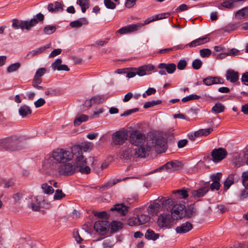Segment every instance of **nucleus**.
Segmentation results:
<instances>
[{
	"label": "nucleus",
	"instance_id": "f257e3e1",
	"mask_svg": "<svg viewBox=\"0 0 248 248\" xmlns=\"http://www.w3.org/2000/svg\"><path fill=\"white\" fill-rule=\"evenodd\" d=\"M146 156L149 155L151 151L154 149L157 153H162L167 148V142L162 132L155 131L150 132L146 143V147H141Z\"/></svg>",
	"mask_w": 248,
	"mask_h": 248
},
{
	"label": "nucleus",
	"instance_id": "f03ea898",
	"mask_svg": "<svg viewBox=\"0 0 248 248\" xmlns=\"http://www.w3.org/2000/svg\"><path fill=\"white\" fill-rule=\"evenodd\" d=\"M175 199L170 198L163 201L162 205L164 207L168 205L170 208L172 206L171 215L174 219H179L185 217L186 206L182 203L175 204Z\"/></svg>",
	"mask_w": 248,
	"mask_h": 248
},
{
	"label": "nucleus",
	"instance_id": "7ed1b4c3",
	"mask_svg": "<svg viewBox=\"0 0 248 248\" xmlns=\"http://www.w3.org/2000/svg\"><path fill=\"white\" fill-rule=\"evenodd\" d=\"M74 151L72 150H67L62 148H57L52 153V157L57 163H65L72 160L74 157Z\"/></svg>",
	"mask_w": 248,
	"mask_h": 248
},
{
	"label": "nucleus",
	"instance_id": "20e7f679",
	"mask_svg": "<svg viewBox=\"0 0 248 248\" xmlns=\"http://www.w3.org/2000/svg\"><path fill=\"white\" fill-rule=\"evenodd\" d=\"M138 157H146L141 147L135 149L131 147H126L124 149L122 152L121 158L125 162H128L133 161Z\"/></svg>",
	"mask_w": 248,
	"mask_h": 248
},
{
	"label": "nucleus",
	"instance_id": "39448f33",
	"mask_svg": "<svg viewBox=\"0 0 248 248\" xmlns=\"http://www.w3.org/2000/svg\"><path fill=\"white\" fill-rule=\"evenodd\" d=\"M155 66L152 64H149L140 66L138 68L130 67L128 68L126 77L128 78H132L134 77L136 75L141 77L145 75L150 74L151 71L154 70Z\"/></svg>",
	"mask_w": 248,
	"mask_h": 248
},
{
	"label": "nucleus",
	"instance_id": "423d86ee",
	"mask_svg": "<svg viewBox=\"0 0 248 248\" xmlns=\"http://www.w3.org/2000/svg\"><path fill=\"white\" fill-rule=\"evenodd\" d=\"M1 144L3 148L11 151L20 150L23 147L22 141L16 137L4 139L2 140Z\"/></svg>",
	"mask_w": 248,
	"mask_h": 248
},
{
	"label": "nucleus",
	"instance_id": "0eeeda50",
	"mask_svg": "<svg viewBox=\"0 0 248 248\" xmlns=\"http://www.w3.org/2000/svg\"><path fill=\"white\" fill-rule=\"evenodd\" d=\"M38 24V20L35 18L30 20H23L15 18L12 20V27L15 30L20 29L22 31H30L34 26Z\"/></svg>",
	"mask_w": 248,
	"mask_h": 248
},
{
	"label": "nucleus",
	"instance_id": "6e6552de",
	"mask_svg": "<svg viewBox=\"0 0 248 248\" xmlns=\"http://www.w3.org/2000/svg\"><path fill=\"white\" fill-rule=\"evenodd\" d=\"M130 142L138 148L144 146L146 147V138L145 134L138 130L132 131L129 136Z\"/></svg>",
	"mask_w": 248,
	"mask_h": 248
},
{
	"label": "nucleus",
	"instance_id": "1a4fd4ad",
	"mask_svg": "<svg viewBox=\"0 0 248 248\" xmlns=\"http://www.w3.org/2000/svg\"><path fill=\"white\" fill-rule=\"evenodd\" d=\"M76 156V167L81 174H88L91 171L90 168L87 165V160L83 155L77 154L75 155Z\"/></svg>",
	"mask_w": 248,
	"mask_h": 248
},
{
	"label": "nucleus",
	"instance_id": "9d476101",
	"mask_svg": "<svg viewBox=\"0 0 248 248\" xmlns=\"http://www.w3.org/2000/svg\"><path fill=\"white\" fill-rule=\"evenodd\" d=\"M59 173L63 175H72L76 171V165L73 162L62 163L58 167Z\"/></svg>",
	"mask_w": 248,
	"mask_h": 248
},
{
	"label": "nucleus",
	"instance_id": "9b49d317",
	"mask_svg": "<svg viewBox=\"0 0 248 248\" xmlns=\"http://www.w3.org/2000/svg\"><path fill=\"white\" fill-rule=\"evenodd\" d=\"M173 219L171 214L163 213L158 217L157 223L160 228H170Z\"/></svg>",
	"mask_w": 248,
	"mask_h": 248
},
{
	"label": "nucleus",
	"instance_id": "f8f14e48",
	"mask_svg": "<svg viewBox=\"0 0 248 248\" xmlns=\"http://www.w3.org/2000/svg\"><path fill=\"white\" fill-rule=\"evenodd\" d=\"M127 131L123 129L114 133L112 136V139L115 145H121L127 140Z\"/></svg>",
	"mask_w": 248,
	"mask_h": 248
},
{
	"label": "nucleus",
	"instance_id": "ddd939ff",
	"mask_svg": "<svg viewBox=\"0 0 248 248\" xmlns=\"http://www.w3.org/2000/svg\"><path fill=\"white\" fill-rule=\"evenodd\" d=\"M227 155L226 150L222 148L214 149L211 153L213 161L214 162H218L223 160Z\"/></svg>",
	"mask_w": 248,
	"mask_h": 248
},
{
	"label": "nucleus",
	"instance_id": "4468645a",
	"mask_svg": "<svg viewBox=\"0 0 248 248\" xmlns=\"http://www.w3.org/2000/svg\"><path fill=\"white\" fill-rule=\"evenodd\" d=\"M142 26L143 25L140 23L129 25L121 28L119 30H118L116 32L121 34L129 33L138 31Z\"/></svg>",
	"mask_w": 248,
	"mask_h": 248
},
{
	"label": "nucleus",
	"instance_id": "2eb2a0df",
	"mask_svg": "<svg viewBox=\"0 0 248 248\" xmlns=\"http://www.w3.org/2000/svg\"><path fill=\"white\" fill-rule=\"evenodd\" d=\"M93 145L92 143L89 142H85L82 144L77 145H75L72 147V150L74 151L75 155L77 154L82 155V150L86 152L89 150H91L93 148Z\"/></svg>",
	"mask_w": 248,
	"mask_h": 248
},
{
	"label": "nucleus",
	"instance_id": "dca6fc26",
	"mask_svg": "<svg viewBox=\"0 0 248 248\" xmlns=\"http://www.w3.org/2000/svg\"><path fill=\"white\" fill-rule=\"evenodd\" d=\"M209 191V184H205L197 190H192L191 197L197 199L204 196Z\"/></svg>",
	"mask_w": 248,
	"mask_h": 248
},
{
	"label": "nucleus",
	"instance_id": "f3484780",
	"mask_svg": "<svg viewBox=\"0 0 248 248\" xmlns=\"http://www.w3.org/2000/svg\"><path fill=\"white\" fill-rule=\"evenodd\" d=\"M109 224L108 221L105 220H99L94 224V229L98 233L103 232L108 229Z\"/></svg>",
	"mask_w": 248,
	"mask_h": 248
},
{
	"label": "nucleus",
	"instance_id": "a211bd4d",
	"mask_svg": "<svg viewBox=\"0 0 248 248\" xmlns=\"http://www.w3.org/2000/svg\"><path fill=\"white\" fill-rule=\"evenodd\" d=\"M166 170L168 172H171L181 170L183 167V164L178 161L169 162L166 163Z\"/></svg>",
	"mask_w": 248,
	"mask_h": 248
},
{
	"label": "nucleus",
	"instance_id": "6ab92c4d",
	"mask_svg": "<svg viewBox=\"0 0 248 248\" xmlns=\"http://www.w3.org/2000/svg\"><path fill=\"white\" fill-rule=\"evenodd\" d=\"M193 228V225L189 222L186 221L178 226L175 228L177 233L183 234L189 232Z\"/></svg>",
	"mask_w": 248,
	"mask_h": 248
},
{
	"label": "nucleus",
	"instance_id": "aec40b11",
	"mask_svg": "<svg viewBox=\"0 0 248 248\" xmlns=\"http://www.w3.org/2000/svg\"><path fill=\"white\" fill-rule=\"evenodd\" d=\"M203 82L207 86H210L216 84H223V79L217 77H207L203 79Z\"/></svg>",
	"mask_w": 248,
	"mask_h": 248
},
{
	"label": "nucleus",
	"instance_id": "412c9836",
	"mask_svg": "<svg viewBox=\"0 0 248 248\" xmlns=\"http://www.w3.org/2000/svg\"><path fill=\"white\" fill-rule=\"evenodd\" d=\"M161 206L160 203L156 202L150 204L147 208L148 213L153 216H156L161 210Z\"/></svg>",
	"mask_w": 248,
	"mask_h": 248
},
{
	"label": "nucleus",
	"instance_id": "4be33fe9",
	"mask_svg": "<svg viewBox=\"0 0 248 248\" xmlns=\"http://www.w3.org/2000/svg\"><path fill=\"white\" fill-rule=\"evenodd\" d=\"M226 79L232 83H235L239 79V73L232 69H229L226 72Z\"/></svg>",
	"mask_w": 248,
	"mask_h": 248
},
{
	"label": "nucleus",
	"instance_id": "5701e85b",
	"mask_svg": "<svg viewBox=\"0 0 248 248\" xmlns=\"http://www.w3.org/2000/svg\"><path fill=\"white\" fill-rule=\"evenodd\" d=\"M188 197V194L187 190L183 189L173 191L171 198L175 200L179 199H186Z\"/></svg>",
	"mask_w": 248,
	"mask_h": 248
},
{
	"label": "nucleus",
	"instance_id": "b1692460",
	"mask_svg": "<svg viewBox=\"0 0 248 248\" xmlns=\"http://www.w3.org/2000/svg\"><path fill=\"white\" fill-rule=\"evenodd\" d=\"M129 207L123 203L116 204L113 207L110 208V211H116L118 213L122 215H125L128 211Z\"/></svg>",
	"mask_w": 248,
	"mask_h": 248
},
{
	"label": "nucleus",
	"instance_id": "393cba45",
	"mask_svg": "<svg viewBox=\"0 0 248 248\" xmlns=\"http://www.w3.org/2000/svg\"><path fill=\"white\" fill-rule=\"evenodd\" d=\"M44 201V199L42 196H37L34 197V201L32 200V202L31 203V209L33 211H39L40 208L41 203Z\"/></svg>",
	"mask_w": 248,
	"mask_h": 248
},
{
	"label": "nucleus",
	"instance_id": "a878e982",
	"mask_svg": "<svg viewBox=\"0 0 248 248\" xmlns=\"http://www.w3.org/2000/svg\"><path fill=\"white\" fill-rule=\"evenodd\" d=\"M63 5L58 1H56L54 4L49 3L47 6V10L51 13H56L59 11L63 10Z\"/></svg>",
	"mask_w": 248,
	"mask_h": 248
},
{
	"label": "nucleus",
	"instance_id": "bb28decb",
	"mask_svg": "<svg viewBox=\"0 0 248 248\" xmlns=\"http://www.w3.org/2000/svg\"><path fill=\"white\" fill-rule=\"evenodd\" d=\"M210 40L209 38H208L207 35L202 38H198L195 40H193L189 44L187 45L190 47H195L196 46L200 45L201 44H204L208 42Z\"/></svg>",
	"mask_w": 248,
	"mask_h": 248
},
{
	"label": "nucleus",
	"instance_id": "cd10ccee",
	"mask_svg": "<svg viewBox=\"0 0 248 248\" xmlns=\"http://www.w3.org/2000/svg\"><path fill=\"white\" fill-rule=\"evenodd\" d=\"M158 68L161 69H165L169 74H172L176 69V65L173 63L169 64L161 63L158 65Z\"/></svg>",
	"mask_w": 248,
	"mask_h": 248
},
{
	"label": "nucleus",
	"instance_id": "c85d7f7f",
	"mask_svg": "<svg viewBox=\"0 0 248 248\" xmlns=\"http://www.w3.org/2000/svg\"><path fill=\"white\" fill-rule=\"evenodd\" d=\"M185 217L190 218L195 216L196 214V209L193 204H190L188 206L187 208H185Z\"/></svg>",
	"mask_w": 248,
	"mask_h": 248
},
{
	"label": "nucleus",
	"instance_id": "c756f323",
	"mask_svg": "<svg viewBox=\"0 0 248 248\" xmlns=\"http://www.w3.org/2000/svg\"><path fill=\"white\" fill-rule=\"evenodd\" d=\"M235 16L236 18L238 19L247 18L248 17V7L238 10L235 13Z\"/></svg>",
	"mask_w": 248,
	"mask_h": 248
},
{
	"label": "nucleus",
	"instance_id": "7c9ffc66",
	"mask_svg": "<svg viewBox=\"0 0 248 248\" xmlns=\"http://www.w3.org/2000/svg\"><path fill=\"white\" fill-rule=\"evenodd\" d=\"M88 24L87 20L85 18H82L79 20H77L71 22L70 26L72 28H80L83 25H87Z\"/></svg>",
	"mask_w": 248,
	"mask_h": 248
},
{
	"label": "nucleus",
	"instance_id": "2f4dec72",
	"mask_svg": "<svg viewBox=\"0 0 248 248\" xmlns=\"http://www.w3.org/2000/svg\"><path fill=\"white\" fill-rule=\"evenodd\" d=\"M137 217L140 225L146 224L151 219L150 217L146 214H141L138 215Z\"/></svg>",
	"mask_w": 248,
	"mask_h": 248
},
{
	"label": "nucleus",
	"instance_id": "473e14b6",
	"mask_svg": "<svg viewBox=\"0 0 248 248\" xmlns=\"http://www.w3.org/2000/svg\"><path fill=\"white\" fill-rule=\"evenodd\" d=\"M234 174L232 173L230 174L226 180L224 182V190H227L228 189L231 185H232L234 183Z\"/></svg>",
	"mask_w": 248,
	"mask_h": 248
},
{
	"label": "nucleus",
	"instance_id": "72a5a7b5",
	"mask_svg": "<svg viewBox=\"0 0 248 248\" xmlns=\"http://www.w3.org/2000/svg\"><path fill=\"white\" fill-rule=\"evenodd\" d=\"M31 110L26 105L21 106L19 109V113L22 117H25L31 113Z\"/></svg>",
	"mask_w": 248,
	"mask_h": 248
},
{
	"label": "nucleus",
	"instance_id": "f704fd0d",
	"mask_svg": "<svg viewBox=\"0 0 248 248\" xmlns=\"http://www.w3.org/2000/svg\"><path fill=\"white\" fill-rule=\"evenodd\" d=\"M49 45L46 46H41L38 48H37L36 50H32L31 51H30L29 52V53L27 54V57H29L30 56L33 57L36 55H37L44 51L46 50V48H48L49 47Z\"/></svg>",
	"mask_w": 248,
	"mask_h": 248
},
{
	"label": "nucleus",
	"instance_id": "c9c22d12",
	"mask_svg": "<svg viewBox=\"0 0 248 248\" xmlns=\"http://www.w3.org/2000/svg\"><path fill=\"white\" fill-rule=\"evenodd\" d=\"M159 234L158 233H155L153 230L148 229L145 234V237L148 240H155L159 238Z\"/></svg>",
	"mask_w": 248,
	"mask_h": 248
},
{
	"label": "nucleus",
	"instance_id": "e433bc0d",
	"mask_svg": "<svg viewBox=\"0 0 248 248\" xmlns=\"http://www.w3.org/2000/svg\"><path fill=\"white\" fill-rule=\"evenodd\" d=\"M88 118V116L85 114H81L77 116L74 121L75 126L79 125L82 123L87 121Z\"/></svg>",
	"mask_w": 248,
	"mask_h": 248
},
{
	"label": "nucleus",
	"instance_id": "4c0bfd02",
	"mask_svg": "<svg viewBox=\"0 0 248 248\" xmlns=\"http://www.w3.org/2000/svg\"><path fill=\"white\" fill-rule=\"evenodd\" d=\"M77 3L81 7V11L83 13H85L86 10L89 7V0H77Z\"/></svg>",
	"mask_w": 248,
	"mask_h": 248
},
{
	"label": "nucleus",
	"instance_id": "58836bf2",
	"mask_svg": "<svg viewBox=\"0 0 248 248\" xmlns=\"http://www.w3.org/2000/svg\"><path fill=\"white\" fill-rule=\"evenodd\" d=\"M213 130V129L211 127L206 129H201L196 131V135L199 136V137L207 136L209 135Z\"/></svg>",
	"mask_w": 248,
	"mask_h": 248
},
{
	"label": "nucleus",
	"instance_id": "ea45409f",
	"mask_svg": "<svg viewBox=\"0 0 248 248\" xmlns=\"http://www.w3.org/2000/svg\"><path fill=\"white\" fill-rule=\"evenodd\" d=\"M225 110V106L221 103H217L212 108V111L216 113H219Z\"/></svg>",
	"mask_w": 248,
	"mask_h": 248
},
{
	"label": "nucleus",
	"instance_id": "a19ab883",
	"mask_svg": "<svg viewBox=\"0 0 248 248\" xmlns=\"http://www.w3.org/2000/svg\"><path fill=\"white\" fill-rule=\"evenodd\" d=\"M41 188L42 189L44 193L50 195L54 192V189L53 187L49 185H48L47 183H44L41 186Z\"/></svg>",
	"mask_w": 248,
	"mask_h": 248
},
{
	"label": "nucleus",
	"instance_id": "79ce46f5",
	"mask_svg": "<svg viewBox=\"0 0 248 248\" xmlns=\"http://www.w3.org/2000/svg\"><path fill=\"white\" fill-rule=\"evenodd\" d=\"M111 229L113 232H116L122 228V223L119 221H113L111 224Z\"/></svg>",
	"mask_w": 248,
	"mask_h": 248
},
{
	"label": "nucleus",
	"instance_id": "37998d69",
	"mask_svg": "<svg viewBox=\"0 0 248 248\" xmlns=\"http://www.w3.org/2000/svg\"><path fill=\"white\" fill-rule=\"evenodd\" d=\"M93 105H96L101 104L105 101L103 95H96L91 98Z\"/></svg>",
	"mask_w": 248,
	"mask_h": 248
},
{
	"label": "nucleus",
	"instance_id": "c03bdc74",
	"mask_svg": "<svg viewBox=\"0 0 248 248\" xmlns=\"http://www.w3.org/2000/svg\"><path fill=\"white\" fill-rule=\"evenodd\" d=\"M20 63L19 62H16L11 64L7 67V70L8 73H11L16 71L20 67Z\"/></svg>",
	"mask_w": 248,
	"mask_h": 248
},
{
	"label": "nucleus",
	"instance_id": "a18cd8bd",
	"mask_svg": "<svg viewBox=\"0 0 248 248\" xmlns=\"http://www.w3.org/2000/svg\"><path fill=\"white\" fill-rule=\"evenodd\" d=\"M93 214L94 216L100 218H108L109 217V215L106 211L95 212L93 211Z\"/></svg>",
	"mask_w": 248,
	"mask_h": 248
},
{
	"label": "nucleus",
	"instance_id": "49530a36",
	"mask_svg": "<svg viewBox=\"0 0 248 248\" xmlns=\"http://www.w3.org/2000/svg\"><path fill=\"white\" fill-rule=\"evenodd\" d=\"M65 197V194L62 192V190L57 189L54 195V199L55 200H60Z\"/></svg>",
	"mask_w": 248,
	"mask_h": 248
},
{
	"label": "nucleus",
	"instance_id": "de8ad7c7",
	"mask_svg": "<svg viewBox=\"0 0 248 248\" xmlns=\"http://www.w3.org/2000/svg\"><path fill=\"white\" fill-rule=\"evenodd\" d=\"M56 30L55 26H47L44 27V31L46 34H51Z\"/></svg>",
	"mask_w": 248,
	"mask_h": 248
},
{
	"label": "nucleus",
	"instance_id": "09e8293b",
	"mask_svg": "<svg viewBox=\"0 0 248 248\" xmlns=\"http://www.w3.org/2000/svg\"><path fill=\"white\" fill-rule=\"evenodd\" d=\"M221 176L222 173L221 172H217L211 175L210 178L213 182L220 183Z\"/></svg>",
	"mask_w": 248,
	"mask_h": 248
},
{
	"label": "nucleus",
	"instance_id": "8fccbe9b",
	"mask_svg": "<svg viewBox=\"0 0 248 248\" xmlns=\"http://www.w3.org/2000/svg\"><path fill=\"white\" fill-rule=\"evenodd\" d=\"M161 103L160 100L151 101L146 102L144 105V108H147L154 106L160 104Z\"/></svg>",
	"mask_w": 248,
	"mask_h": 248
},
{
	"label": "nucleus",
	"instance_id": "3c124183",
	"mask_svg": "<svg viewBox=\"0 0 248 248\" xmlns=\"http://www.w3.org/2000/svg\"><path fill=\"white\" fill-rule=\"evenodd\" d=\"M127 224L130 226H140L137 217L130 218L127 220Z\"/></svg>",
	"mask_w": 248,
	"mask_h": 248
},
{
	"label": "nucleus",
	"instance_id": "603ef678",
	"mask_svg": "<svg viewBox=\"0 0 248 248\" xmlns=\"http://www.w3.org/2000/svg\"><path fill=\"white\" fill-rule=\"evenodd\" d=\"M104 4L107 8L110 9H115L117 5L111 0H104Z\"/></svg>",
	"mask_w": 248,
	"mask_h": 248
},
{
	"label": "nucleus",
	"instance_id": "864d4df0",
	"mask_svg": "<svg viewBox=\"0 0 248 248\" xmlns=\"http://www.w3.org/2000/svg\"><path fill=\"white\" fill-rule=\"evenodd\" d=\"M200 98L199 95L196 94H191L188 96H186L182 98V101L183 102H187L192 100H196Z\"/></svg>",
	"mask_w": 248,
	"mask_h": 248
},
{
	"label": "nucleus",
	"instance_id": "5fc2aeb1",
	"mask_svg": "<svg viewBox=\"0 0 248 248\" xmlns=\"http://www.w3.org/2000/svg\"><path fill=\"white\" fill-rule=\"evenodd\" d=\"M202 64V62L199 59H196L192 62V66L193 69L198 70L201 68Z\"/></svg>",
	"mask_w": 248,
	"mask_h": 248
},
{
	"label": "nucleus",
	"instance_id": "6e6d98bb",
	"mask_svg": "<svg viewBox=\"0 0 248 248\" xmlns=\"http://www.w3.org/2000/svg\"><path fill=\"white\" fill-rule=\"evenodd\" d=\"M221 6L228 9H231L234 7V5L231 0H226L222 2Z\"/></svg>",
	"mask_w": 248,
	"mask_h": 248
},
{
	"label": "nucleus",
	"instance_id": "4d7b16f0",
	"mask_svg": "<svg viewBox=\"0 0 248 248\" xmlns=\"http://www.w3.org/2000/svg\"><path fill=\"white\" fill-rule=\"evenodd\" d=\"M104 109L103 108H95L93 115L91 116L92 118H97L100 114L103 113Z\"/></svg>",
	"mask_w": 248,
	"mask_h": 248
},
{
	"label": "nucleus",
	"instance_id": "13d9d810",
	"mask_svg": "<svg viewBox=\"0 0 248 248\" xmlns=\"http://www.w3.org/2000/svg\"><path fill=\"white\" fill-rule=\"evenodd\" d=\"M200 55L202 57H206L209 56L211 54V51L208 48L201 49L200 51Z\"/></svg>",
	"mask_w": 248,
	"mask_h": 248
},
{
	"label": "nucleus",
	"instance_id": "bf43d9fd",
	"mask_svg": "<svg viewBox=\"0 0 248 248\" xmlns=\"http://www.w3.org/2000/svg\"><path fill=\"white\" fill-rule=\"evenodd\" d=\"M73 237L75 239L76 241L78 243H80L83 239L81 238V236L79 234L78 231V230H75L73 233Z\"/></svg>",
	"mask_w": 248,
	"mask_h": 248
},
{
	"label": "nucleus",
	"instance_id": "052dcab7",
	"mask_svg": "<svg viewBox=\"0 0 248 248\" xmlns=\"http://www.w3.org/2000/svg\"><path fill=\"white\" fill-rule=\"evenodd\" d=\"M186 62L185 60H181L177 63V68L181 70H183L186 68Z\"/></svg>",
	"mask_w": 248,
	"mask_h": 248
},
{
	"label": "nucleus",
	"instance_id": "680f3d73",
	"mask_svg": "<svg viewBox=\"0 0 248 248\" xmlns=\"http://www.w3.org/2000/svg\"><path fill=\"white\" fill-rule=\"evenodd\" d=\"M117 182H118V180H117V181L113 180L112 182H111V181L108 182L106 184H105V185H104L102 186H101L100 187V188L103 189L108 188V187H110L114 186V185H115Z\"/></svg>",
	"mask_w": 248,
	"mask_h": 248
},
{
	"label": "nucleus",
	"instance_id": "e2e57ef3",
	"mask_svg": "<svg viewBox=\"0 0 248 248\" xmlns=\"http://www.w3.org/2000/svg\"><path fill=\"white\" fill-rule=\"evenodd\" d=\"M241 79L243 84L248 86V71L242 74Z\"/></svg>",
	"mask_w": 248,
	"mask_h": 248
},
{
	"label": "nucleus",
	"instance_id": "0e129e2a",
	"mask_svg": "<svg viewBox=\"0 0 248 248\" xmlns=\"http://www.w3.org/2000/svg\"><path fill=\"white\" fill-rule=\"evenodd\" d=\"M62 63V60L61 59H57L52 64V68L54 70H57L59 66L61 65Z\"/></svg>",
	"mask_w": 248,
	"mask_h": 248
},
{
	"label": "nucleus",
	"instance_id": "69168bd1",
	"mask_svg": "<svg viewBox=\"0 0 248 248\" xmlns=\"http://www.w3.org/2000/svg\"><path fill=\"white\" fill-rule=\"evenodd\" d=\"M114 244L109 240H105L103 242L104 248H112Z\"/></svg>",
	"mask_w": 248,
	"mask_h": 248
},
{
	"label": "nucleus",
	"instance_id": "338daca9",
	"mask_svg": "<svg viewBox=\"0 0 248 248\" xmlns=\"http://www.w3.org/2000/svg\"><path fill=\"white\" fill-rule=\"evenodd\" d=\"M46 70L45 68L42 67L39 68L36 72L35 75L41 78L46 73Z\"/></svg>",
	"mask_w": 248,
	"mask_h": 248
},
{
	"label": "nucleus",
	"instance_id": "774afa93",
	"mask_svg": "<svg viewBox=\"0 0 248 248\" xmlns=\"http://www.w3.org/2000/svg\"><path fill=\"white\" fill-rule=\"evenodd\" d=\"M220 187V183L213 182L210 186V188L212 191H213L214 190H218L219 189Z\"/></svg>",
	"mask_w": 248,
	"mask_h": 248
}]
</instances>
